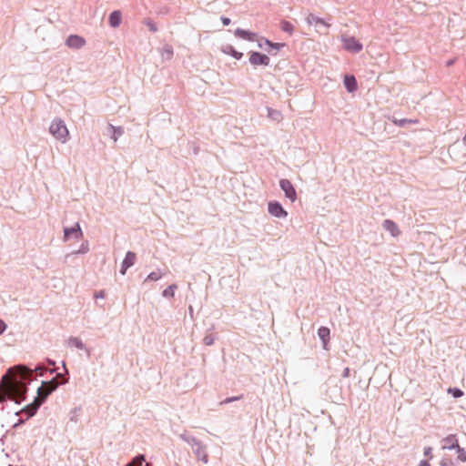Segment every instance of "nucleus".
Here are the masks:
<instances>
[{
    "mask_svg": "<svg viewBox=\"0 0 466 466\" xmlns=\"http://www.w3.org/2000/svg\"><path fill=\"white\" fill-rule=\"evenodd\" d=\"M46 371L54 373L55 370L52 368L45 370L44 365L40 363L36 364L34 368L23 364L9 368L7 374H11L12 378L5 385L7 399L14 400L15 404H21L25 400V396L28 390L27 385L33 380V373L37 372L40 376H44Z\"/></svg>",
    "mask_w": 466,
    "mask_h": 466,
    "instance_id": "nucleus-1",
    "label": "nucleus"
},
{
    "mask_svg": "<svg viewBox=\"0 0 466 466\" xmlns=\"http://www.w3.org/2000/svg\"><path fill=\"white\" fill-rule=\"evenodd\" d=\"M49 132L62 143H65L69 135L68 129L64 120H62L59 117H56L55 119L52 120L49 127Z\"/></svg>",
    "mask_w": 466,
    "mask_h": 466,
    "instance_id": "nucleus-2",
    "label": "nucleus"
},
{
    "mask_svg": "<svg viewBox=\"0 0 466 466\" xmlns=\"http://www.w3.org/2000/svg\"><path fill=\"white\" fill-rule=\"evenodd\" d=\"M58 387L59 383L56 381V378L49 380H42L41 385L37 388V396L45 402L49 395L52 394Z\"/></svg>",
    "mask_w": 466,
    "mask_h": 466,
    "instance_id": "nucleus-3",
    "label": "nucleus"
},
{
    "mask_svg": "<svg viewBox=\"0 0 466 466\" xmlns=\"http://www.w3.org/2000/svg\"><path fill=\"white\" fill-rule=\"evenodd\" d=\"M83 237V230L80 227L79 222H76L72 227L63 228V240L68 241L71 238L78 240Z\"/></svg>",
    "mask_w": 466,
    "mask_h": 466,
    "instance_id": "nucleus-4",
    "label": "nucleus"
},
{
    "mask_svg": "<svg viewBox=\"0 0 466 466\" xmlns=\"http://www.w3.org/2000/svg\"><path fill=\"white\" fill-rule=\"evenodd\" d=\"M341 42L343 48L353 54L360 53L363 48V45L354 36H342Z\"/></svg>",
    "mask_w": 466,
    "mask_h": 466,
    "instance_id": "nucleus-5",
    "label": "nucleus"
},
{
    "mask_svg": "<svg viewBox=\"0 0 466 466\" xmlns=\"http://www.w3.org/2000/svg\"><path fill=\"white\" fill-rule=\"evenodd\" d=\"M270 58L268 55L258 51L248 52V63L254 66H268L269 65Z\"/></svg>",
    "mask_w": 466,
    "mask_h": 466,
    "instance_id": "nucleus-6",
    "label": "nucleus"
},
{
    "mask_svg": "<svg viewBox=\"0 0 466 466\" xmlns=\"http://www.w3.org/2000/svg\"><path fill=\"white\" fill-rule=\"evenodd\" d=\"M264 46H267L268 47L265 48V50L271 56H275L278 51H279L281 48H283L286 44L285 43H275L270 41L268 38L261 36L260 39L258 41V47L263 48Z\"/></svg>",
    "mask_w": 466,
    "mask_h": 466,
    "instance_id": "nucleus-7",
    "label": "nucleus"
},
{
    "mask_svg": "<svg viewBox=\"0 0 466 466\" xmlns=\"http://www.w3.org/2000/svg\"><path fill=\"white\" fill-rule=\"evenodd\" d=\"M44 401H42L41 399L36 395L35 397H34L32 402L25 405L24 408H22L21 410L16 411L15 414L18 415L20 412L25 413L26 415L25 420H28L35 415L38 409L41 407Z\"/></svg>",
    "mask_w": 466,
    "mask_h": 466,
    "instance_id": "nucleus-8",
    "label": "nucleus"
},
{
    "mask_svg": "<svg viewBox=\"0 0 466 466\" xmlns=\"http://www.w3.org/2000/svg\"><path fill=\"white\" fill-rule=\"evenodd\" d=\"M268 213L278 218H285L288 217V212L284 209L282 204L277 200L268 202Z\"/></svg>",
    "mask_w": 466,
    "mask_h": 466,
    "instance_id": "nucleus-9",
    "label": "nucleus"
},
{
    "mask_svg": "<svg viewBox=\"0 0 466 466\" xmlns=\"http://www.w3.org/2000/svg\"><path fill=\"white\" fill-rule=\"evenodd\" d=\"M279 187L281 190L284 192L285 198L289 199L291 202H294L297 199V192L293 186V184L286 178H282L279 180Z\"/></svg>",
    "mask_w": 466,
    "mask_h": 466,
    "instance_id": "nucleus-10",
    "label": "nucleus"
},
{
    "mask_svg": "<svg viewBox=\"0 0 466 466\" xmlns=\"http://www.w3.org/2000/svg\"><path fill=\"white\" fill-rule=\"evenodd\" d=\"M191 449L198 461H201L205 464L208 462V456L206 451V447L200 441L197 442V445L192 446Z\"/></svg>",
    "mask_w": 466,
    "mask_h": 466,
    "instance_id": "nucleus-11",
    "label": "nucleus"
},
{
    "mask_svg": "<svg viewBox=\"0 0 466 466\" xmlns=\"http://www.w3.org/2000/svg\"><path fill=\"white\" fill-rule=\"evenodd\" d=\"M343 85L347 92L350 94L355 93L359 88L355 76L350 74L344 76Z\"/></svg>",
    "mask_w": 466,
    "mask_h": 466,
    "instance_id": "nucleus-12",
    "label": "nucleus"
},
{
    "mask_svg": "<svg viewBox=\"0 0 466 466\" xmlns=\"http://www.w3.org/2000/svg\"><path fill=\"white\" fill-rule=\"evenodd\" d=\"M86 44V40L84 37L78 35H70L66 40V45L74 49H79L83 47Z\"/></svg>",
    "mask_w": 466,
    "mask_h": 466,
    "instance_id": "nucleus-13",
    "label": "nucleus"
},
{
    "mask_svg": "<svg viewBox=\"0 0 466 466\" xmlns=\"http://www.w3.org/2000/svg\"><path fill=\"white\" fill-rule=\"evenodd\" d=\"M234 35L240 39L247 40L248 42H253L256 40L258 34L248 29H243L238 27L234 31Z\"/></svg>",
    "mask_w": 466,
    "mask_h": 466,
    "instance_id": "nucleus-14",
    "label": "nucleus"
},
{
    "mask_svg": "<svg viewBox=\"0 0 466 466\" xmlns=\"http://www.w3.org/2000/svg\"><path fill=\"white\" fill-rule=\"evenodd\" d=\"M306 21L308 25H314L316 27L323 26L325 28H329L330 26V24L325 21V19L316 16L313 14H309L307 16Z\"/></svg>",
    "mask_w": 466,
    "mask_h": 466,
    "instance_id": "nucleus-15",
    "label": "nucleus"
},
{
    "mask_svg": "<svg viewBox=\"0 0 466 466\" xmlns=\"http://www.w3.org/2000/svg\"><path fill=\"white\" fill-rule=\"evenodd\" d=\"M220 51L237 60H240L243 57V53L236 50L235 47L229 44L222 46Z\"/></svg>",
    "mask_w": 466,
    "mask_h": 466,
    "instance_id": "nucleus-16",
    "label": "nucleus"
},
{
    "mask_svg": "<svg viewBox=\"0 0 466 466\" xmlns=\"http://www.w3.org/2000/svg\"><path fill=\"white\" fill-rule=\"evenodd\" d=\"M318 336L323 344V349L327 350L330 339V330L328 327L321 326L318 329Z\"/></svg>",
    "mask_w": 466,
    "mask_h": 466,
    "instance_id": "nucleus-17",
    "label": "nucleus"
},
{
    "mask_svg": "<svg viewBox=\"0 0 466 466\" xmlns=\"http://www.w3.org/2000/svg\"><path fill=\"white\" fill-rule=\"evenodd\" d=\"M122 22V13L119 10H114L108 16V24L111 27L116 28Z\"/></svg>",
    "mask_w": 466,
    "mask_h": 466,
    "instance_id": "nucleus-18",
    "label": "nucleus"
},
{
    "mask_svg": "<svg viewBox=\"0 0 466 466\" xmlns=\"http://www.w3.org/2000/svg\"><path fill=\"white\" fill-rule=\"evenodd\" d=\"M383 228L392 237H398L400 234V231L397 224L391 219H385L383 221Z\"/></svg>",
    "mask_w": 466,
    "mask_h": 466,
    "instance_id": "nucleus-19",
    "label": "nucleus"
},
{
    "mask_svg": "<svg viewBox=\"0 0 466 466\" xmlns=\"http://www.w3.org/2000/svg\"><path fill=\"white\" fill-rule=\"evenodd\" d=\"M443 441L446 443L443 449L456 450L460 447L456 435L454 434L448 435L443 439Z\"/></svg>",
    "mask_w": 466,
    "mask_h": 466,
    "instance_id": "nucleus-20",
    "label": "nucleus"
},
{
    "mask_svg": "<svg viewBox=\"0 0 466 466\" xmlns=\"http://www.w3.org/2000/svg\"><path fill=\"white\" fill-rule=\"evenodd\" d=\"M108 133L110 135V137L116 141L124 133V129L121 127H115L111 124L108 125Z\"/></svg>",
    "mask_w": 466,
    "mask_h": 466,
    "instance_id": "nucleus-21",
    "label": "nucleus"
},
{
    "mask_svg": "<svg viewBox=\"0 0 466 466\" xmlns=\"http://www.w3.org/2000/svg\"><path fill=\"white\" fill-rule=\"evenodd\" d=\"M63 367H64V370H66V373L57 372L56 376L55 377L56 379V381L59 383V386L67 383L69 380V374L66 370V363L64 361H63Z\"/></svg>",
    "mask_w": 466,
    "mask_h": 466,
    "instance_id": "nucleus-22",
    "label": "nucleus"
},
{
    "mask_svg": "<svg viewBox=\"0 0 466 466\" xmlns=\"http://www.w3.org/2000/svg\"><path fill=\"white\" fill-rule=\"evenodd\" d=\"M67 345L69 347H74L78 350L86 349L84 342L79 338L76 337H70L67 340Z\"/></svg>",
    "mask_w": 466,
    "mask_h": 466,
    "instance_id": "nucleus-23",
    "label": "nucleus"
},
{
    "mask_svg": "<svg viewBox=\"0 0 466 466\" xmlns=\"http://www.w3.org/2000/svg\"><path fill=\"white\" fill-rule=\"evenodd\" d=\"M136 258H137V255L135 252L131 251V250H128L126 255H125V258L123 259V263L127 266H128L129 268L132 267L135 262H136Z\"/></svg>",
    "mask_w": 466,
    "mask_h": 466,
    "instance_id": "nucleus-24",
    "label": "nucleus"
},
{
    "mask_svg": "<svg viewBox=\"0 0 466 466\" xmlns=\"http://www.w3.org/2000/svg\"><path fill=\"white\" fill-rule=\"evenodd\" d=\"M179 437H180V439L182 441L187 442L191 447L194 446V445H197V442L198 441V440L197 438H195L194 436L189 435L187 431H184L183 433H181L179 435Z\"/></svg>",
    "mask_w": 466,
    "mask_h": 466,
    "instance_id": "nucleus-25",
    "label": "nucleus"
},
{
    "mask_svg": "<svg viewBox=\"0 0 466 466\" xmlns=\"http://www.w3.org/2000/svg\"><path fill=\"white\" fill-rule=\"evenodd\" d=\"M177 289V286L176 284H171L162 291V296L167 299L173 298L175 296V291Z\"/></svg>",
    "mask_w": 466,
    "mask_h": 466,
    "instance_id": "nucleus-26",
    "label": "nucleus"
},
{
    "mask_svg": "<svg viewBox=\"0 0 466 466\" xmlns=\"http://www.w3.org/2000/svg\"><path fill=\"white\" fill-rule=\"evenodd\" d=\"M145 461L146 457L144 454H137L129 463L126 464L125 466H142Z\"/></svg>",
    "mask_w": 466,
    "mask_h": 466,
    "instance_id": "nucleus-27",
    "label": "nucleus"
},
{
    "mask_svg": "<svg viewBox=\"0 0 466 466\" xmlns=\"http://www.w3.org/2000/svg\"><path fill=\"white\" fill-rule=\"evenodd\" d=\"M280 28L283 32L288 33L289 35H292L294 32V25L286 20H282L280 22Z\"/></svg>",
    "mask_w": 466,
    "mask_h": 466,
    "instance_id": "nucleus-28",
    "label": "nucleus"
},
{
    "mask_svg": "<svg viewBox=\"0 0 466 466\" xmlns=\"http://www.w3.org/2000/svg\"><path fill=\"white\" fill-rule=\"evenodd\" d=\"M448 393L451 394L454 399L461 398L464 395V392L457 387L449 388Z\"/></svg>",
    "mask_w": 466,
    "mask_h": 466,
    "instance_id": "nucleus-29",
    "label": "nucleus"
},
{
    "mask_svg": "<svg viewBox=\"0 0 466 466\" xmlns=\"http://www.w3.org/2000/svg\"><path fill=\"white\" fill-rule=\"evenodd\" d=\"M81 410V407H76L69 412V420L74 423H77L78 421V413Z\"/></svg>",
    "mask_w": 466,
    "mask_h": 466,
    "instance_id": "nucleus-30",
    "label": "nucleus"
},
{
    "mask_svg": "<svg viewBox=\"0 0 466 466\" xmlns=\"http://www.w3.org/2000/svg\"><path fill=\"white\" fill-rule=\"evenodd\" d=\"M88 251H89V243L87 240H85L84 242H82L79 248L77 250L74 251V253L77 254V255H83V254L87 253Z\"/></svg>",
    "mask_w": 466,
    "mask_h": 466,
    "instance_id": "nucleus-31",
    "label": "nucleus"
},
{
    "mask_svg": "<svg viewBox=\"0 0 466 466\" xmlns=\"http://www.w3.org/2000/svg\"><path fill=\"white\" fill-rule=\"evenodd\" d=\"M393 122L396 125H398L399 127H405V126H407L409 124L416 123L417 120L410 119V118H401V119L394 118Z\"/></svg>",
    "mask_w": 466,
    "mask_h": 466,
    "instance_id": "nucleus-32",
    "label": "nucleus"
},
{
    "mask_svg": "<svg viewBox=\"0 0 466 466\" xmlns=\"http://www.w3.org/2000/svg\"><path fill=\"white\" fill-rule=\"evenodd\" d=\"M173 56V48L171 46H165L162 52V56L164 59H170Z\"/></svg>",
    "mask_w": 466,
    "mask_h": 466,
    "instance_id": "nucleus-33",
    "label": "nucleus"
},
{
    "mask_svg": "<svg viewBox=\"0 0 466 466\" xmlns=\"http://www.w3.org/2000/svg\"><path fill=\"white\" fill-rule=\"evenodd\" d=\"M217 339V336L215 334H207L204 339H203V342L205 345L207 346H211L214 344L215 340Z\"/></svg>",
    "mask_w": 466,
    "mask_h": 466,
    "instance_id": "nucleus-34",
    "label": "nucleus"
},
{
    "mask_svg": "<svg viewBox=\"0 0 466 466\" xmlns=\"http://www.w3.org/2000/svg\"><path fill=\"white\" fill-rule=\"evenodd\" d=\"M162 276L163 275L160 272L152 271L147 275L146 281H157L160 279Z\"/></svg>",
    "mask_w": 466,
    "mask_h": 466,
    "instance_id": "nucleus-35",
    "label": "nucleus"
},
{
    "mask_svg": "<svg viewBox=\"0 0 466 466\" xmlns=\"http://www.w3.org/2000/svg\"><path fill=\"white\" fill-rule=\"evenodd\" d=\"M268 116L273 120H279L281 116V113L279 110L271 109L268 107Z\"/></svg>",
    "mask_w": 466,
    "mask_h": 466,
    "instance_id": "nucleus-36",
    "label": "nucleus"
},
{
    "mask_svg": "<svg viewBox=\"0 0 466 466\" xmlns=\"http://www.w3.org/2000/svg\"><path fill=\"white\" fill-rule=\"evenodd\" d=\"M456 452L458 453L457 461L465 462L466 461V451L463 448L459 447V449H456Z\"/></svg>",
    "mask_w": 466,
    "mask_h": 466,
    "instance_id": "nucleus-37",
    "label": "nucleus"
},
{
    "mask_svg": "<svg viewBox=\"0 0 466 466\" xmlns=\"http://www.w3.org/2000/svg\"><path fill=\"white\" fill-rule=\"evenodd\" d=\"M145 24L147 25L149 31H151V32H157V26L156 23L153 20L147 19Z\"/></svg>",
    "mask_w": 466,
    "mask_h": 466,
    "instance_id": "nucleus-38",
    "label": "nucleus"
},
{
    "mask_svg": "<svg viewBox=\"0 0 466 466\" xmlns=\"http://www.w3.org/2000/svg\"><path fill=\"white\" fill-rule=\"evenodd\" d=\"M423 454L425 457H427L429 460H431L433 458V455H432V448L428 446V447H425L424 450H423Z\"/></svg>",
    "mask_w": 466,
    "mask_h": 466,
    "instance_id": "nucleus-39",
    "label": "nucleus"
},
{
    "mask_svg": "<svg viewBox=\"0 0 466 466\" xmlns=\"http://www.w3.org/2000/svg\"><path fill=\"white\" fill-rule=\"evenodd\" d=\"M241 396H233V397H228L224 400L220 402V404H228L230 402H233L235 400H240Z\"/></svg>",
    "mask_w": 466,
    "mask_h": 466,
    "instance_id": "nucleus-40",
    "label": "nucleus"
},
{
    "mask_svg": "<svg viewBox=\"0 0 466 466\" xmlns=\"http://www.w3.org/2000/svg\"><path fill=\"white\" fill-rule=\"evenodd\" d=\"M440 466H454L452 460L442 459L440 462Z\"/></svg>",
    "mask_w": 466,
    "mask_h": 466,
    "instance_id": "nucleus-41",
    "label": "nucleus"
},
{
    "mask_svg": "<svg viewBox=\"0 0 466 466\" xmlns=\"http://www.w3.org/2000/svg\"><path fill=\"white\" fill-rule=\"evenodd\" d=\"M220 20L224 26H228L231 23L230 18L225 15L220 16Z\"/></svg>",
    "mask_w": 466,
    "mask_h": 466,
    "instance_id": "nucleus-42",
    "label": "nucleus"
},
{
    "mask_svg": "<svg viewBox=\"0 0 466 466\" xmlns=\"http://www.w3.org/2000/svg\"><path fill=\"white\" fill-rule=\"evenodd\" d=\"M6 323L4 320L0 319V335L3 334L6 330Z\"/></svg>",
    "mask_w": 466,
    "mask_h": 466,
    "instance_id": "nucleus-43",
    "label": "nucleus"
},
{
    "mask_svg": "<svg viewBox=\"0 0 466 466\" xmlns=\"http://www.w3.org/2000/svg\"><path fill=\"white\" fill-rule=\"evenodd\" d=\"M129 268L128 266L125 265L123 262L121 264V267H120V269H119V273L121 275H125L127 273V270Z\"/></svg>",
    "mask_w": 466,
    "mask_h": 466,
    "instance_id": "nucleus-44",
    "label": "nucleus"
},
{
    "mask_svg": "<svg viewBox=\"0 0 466 466\" xmlns=\"http://www.w3.org/2000/svg\"><path fill=\"white\" fill-rule=\"evenodd\" d=\"M94 297L96 299H104L105 298V291L104 290H99V291H97V292H96L94 294Z\"/></svg>",
    "mask_w": 466,
    "mask_h": 466,
    "instance_id": "nucleus-45",
    "label": "nucleus"
},
{
    "mask_svg": "<svg viewBox=\"0 0 466 466\" xmlns=\"http://www.w3.org/2000/svg\"><path fill=\"white\" fill-rule=\"evenodd\" d=\"M350 374V369L349 367H346L344 368L343 371H342V377L343 378H348Z\"/></svg>",
    "mask_w": 466,
    "mask_h": 466,
    "instance_id": "nucleus-46",
    "label": "nucleus"
},
{
    "mask_svg": "<svg viewBox=\"0 0 466 466\" xmlns=\"http://www.w3.org/2000/svg\"><path fill=\"white\" fill-rule=\"evenodd\" d=\"M417 466H431L428 460H421Z\"/></svg>",
    "mask_w": 466,
    "mask_h": 466,
    "instance_id": "nucleus-47",
    "label": "nucleus"
},
{
    "mask_svg": "<svg viewBox=\"0 0 466 466\" xmlns=\"http://www.w3.org/2000/svg\"><path fill=\"white\" fill-rule=\"evenodd\" d=\"M25 420H26L25 419V420H21V421L16 422V423L14 425V427H15V428L18 427L19 425H21V424L25 423Z\"/></svg>",
    "mask_w": 466,
    "mask_h": 466,
    "instance_id": "nucleus-48",
    "label": "nucleus"
},
{
    "mask_svg": "<svg viewBox=\"0 0 466 466\" xmlns=\"http://www.w3.org/2000/svg\"><path fill=\"white\" fill-rule=\"evenodd\" d=\"M188 311H189V314L192 315L193 314V308L192 306H189L188 308Z\"/></svg>",
    "mask_w": 466,
    "mask_h": 466,
    "instance_id": "nucleus-49",
    "label": "nucleus"
},
{
    "mask_svg": "<svg viewBox=\"0 0 466 466\" xmlns=\"http://www.w3.org/2000/svg\"><path fill=\"white\" fill-rule=\"evenodd\" d=\"M452 64H453V60H449V61L447 62V65H448V66H451V65H452Z\"/></svg>",
    "mask_w": 466,
    "mask_h": 466,
    "instance_id": "nucleus-50",
    "label": "nucleus"
},
{
    "mask_svg": "<svg viewBox=\"0 0 466 466\" xmlns=\"http://www.w3.org/2000/svg\"><path fill=\"white\" fill-rule=\"evenodd\" d=\"M6 377H7V374L3 375V377H2V380H5L6 379Z\"/></svg>",
    "mask_w": 466,
    "mask_h": 466,
    "instance_id": "nucleus-51",
    "label": "nucleus"
},
{
    "mask_svg": "<svg viewBox=\"0 0 466 466\" xmlns=\"http://www.w3.org/2000/svg\"><path fill=\"white\" fill-rule=\"evenodd\" d=\"M49 363H50V365H55L56 364V362L53 361V360H49Z\"/></svg>",
    "mask_w": 466,
    "mask_h": 466,
    "instance_id": "nucleus-52",
    "label": "nucleus"
}]
</instances>
